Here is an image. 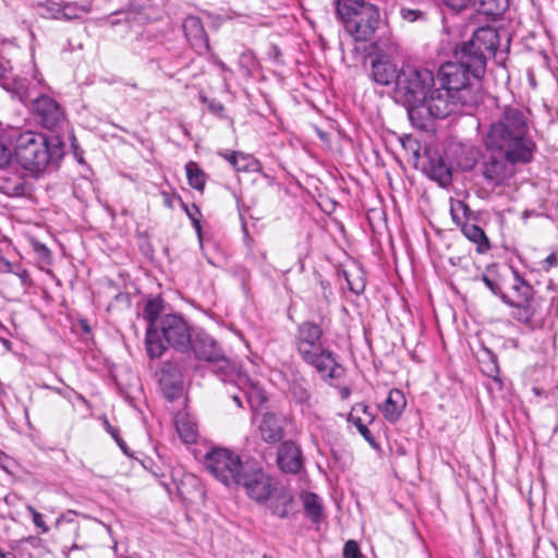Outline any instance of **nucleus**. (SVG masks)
<instances>
[{
  "label": "nucleus",
  "mask_w": 558,
  "mask_h": 558,
  "mask_svg": "<svg viewBox=\"0 0 558 558\" xmlns=\"http://www.w3.org/2000/svg\"><path fill=\"white\" fill-rule=\"evenodd\" d=\"M405 405L407 400L403 392L399 389H391L380 410L387 421L395 423L401 416Z\"/></svg>",
  "instance_id": "22"
},
{
  "label": "nucleus",
  "mask_w": 558,
  "mask_h": 558,
  "mask_svg": "<svg viewBox=\"0 0 558 558\" xmlns=\"http://www.w3.org/2000/svg\"><path fill=\"white\" fill-rule=\"evenodd\" d=\"M0 558H17L15 556V554L11 553V551H2L0 554Z\"/></svg>",
  "instance_id": "55"
},
{
  "label": "nucleus",
  "mask_w": 558,
  "mask_h": 558,
  "mask_svg": "<svg viewBox=\"0 0 558 558\" xmlns=\"http://www.w3.org/2000/svg\"><path fill=\"white\" fill-rule=\"evenodd\" d=\"M159 383L167 399H177L183 390V375L178 365L165 362L160 368Z\"/></svg>",
  "instance_id": "19"
},
{
  "label": "nucleus",
  "mask_w": 558,
  "mask_h": 558,
  "mask_svg": "<svg viewBox=\"0 0 558 558\" xmlns=\"http://www.w3.org/2000/svg\"><path fill=\"white\" fill-rule=\"evenodd\" d=\"M324 330L311 320L302 322L295 333V348L301 359L313 366L326 380L338 379L343 367L337 362L333 352L323 344Z\"/></svg>",
  "instance_id": "2"
},
{
  "label": "nucleus",
  "mask_w": 558,
  "mask_h": 558,
  "mask_svg": "<svg viewBox=\"0 0 558 558\" xmlns=\"http://www.w3.org/2000/svg\"><path fill=\"white\" fill-rule=\"evenodd\" d=\"M2 86L23 104L29 100L33 101L36 96H39L35 93L36 84L24 77L7 80Z\"/></svg>",
  "instance_id": "23"
},
{
  "label": "nucleus",
  "mask_w": 558,
  "mask_h": 558,
  "mask_svg": "<svg viewBox=\"0 0 558 558\" xmlns=\"http://www.w3.org/2000/svg\"><path fill=\"white\" fill-rule=\"evenodd\" d=\"M499 47V35L496 28L484 26L477 28L471 39L458 49L466 60L473 62L476 73H485L487 59L494 57Z\"/></svg>",
  "instance_id": "6"
},
{
  "label": "nucleus",
  "mask_w": 558,
  "mask_h": 558,
  "mask_svg": "<svg viewBox=\"0 0 558 558\" xmlns=\"http://www.w3.org/2000/svg\"><path fill=\"white\" fill-rule=\"evenodd\" d=\"M236 377H238V380H239L240 383H242V381H245V380H246V377H245V376H242V375H240V374H238V375H236Z\"/></svg>",
  "instance_id": "58"
},
{
  "label": "nucleus",
  "mask_w": 558,
  "mask_h": 558,
  "mask_svg": "<svg viewBox=\"0 0 558 558\" xmlns=\"http://www.w3.org/2000/svg\"><path fill=\"white\" fill-rule=\"evenodd\" d=\"M58 5H59V8L57 10L58 15L63 16L65 20L80 19L83 15L89 13L92 10L90 1H84L82 3L61 2Z\"/></svg>",
  "instance_id": "29"
},
{
  "label": "nucleus",
  "mask_w": 558,
  "mask_h": 558,
  "mask_svg": "<svg viewBox=\"0 0 558 558\" xmlns=\"http://www.w3.org/2000/svg\"><path fill=\"white\" fill-rule=\"evenodd\" d=\"M399 54V47L391 44L387 51L378 50L371 58V77L372 80L383 86L397 83L399 70L395 63V57Z\"/></svg>",
  "instance_id": "11"
},
{
  "label": "nucleus",
  "mask_w": 558,
  "mask_h": 558,
  "mask_svg": "<svg viewBox=\"0 0 558 558\" xmlns=\"http://www.w3.org/2000/svg\"><path fill=\"white\" fill-rule=\"evenodd\" d=\"M340 4L351 13H365L366 7H374L373 4L365 3L364 0H341Z\"/></svg>",
  "instance_id": "38"
},
{
  "label": "nucleus",
  "mask_w": 558,
  "mask_h": 558,
  "mask_svg": "<svg viewBox=\"0 0 558 558\" xmlns=\"http://www.w3.org/2000/svg\"><path fill=\"white\" fill-rule=\"evenodd\" d=\"M182 27L187 41L198 54L209 51L208 37L199 17L194 15L187 16Z\"/></svg>",
  "instance_id": "20"
},
{
  "label": "nucleus",
  "mask_w": 558,
  "mask_h": 558,
  "mask_svg": "<svg viewBox=\"0 0 558 558\" xmlns=\"http://www.w3.org/2000/svg\"><path fill=\"white\" fill-rule=\"evenodd\" d=\"M34 250L40 258H43V259L50 258L51 252L45 244L36 242V243H34Z\"/></svg>",
  "instance_id": "47"
},
{
  "label": "nucleus",
  "mask_w": 558,
  "mask_h": 558,
  "mask_svg": "<svg viewBox=\"0 0 558 558\" xmlns=\"http://www.w3.org/2000/svg\"><path fill=\"white\" fill-rule=\"evenodd\" d=\"M444 3L454 10V11H461L468 7L469 3H471V0H442Z\"/></svg>",
  "instance_id": "45"
},
{
  "label": "nucleus",
  "mask_w": 558,
  "mask_h": 558,
  "mask_svg": "<svg viewBox=\"0 0 558 558\" xmlns=\"http://www.w3.org/2000/svg\"><path fill=\"white\" fill-rule=\"evenodd\" d=\"M402 16L409 21H415L417 16V12L412 10H402Z\"/></svg>",
  "instance_id": "52"
},
{
  "label": "nucleus",
  "mask_w": 558,
  "mask_h": 558,
  "mask_svg": "<svg viewBox=\"0 0 558 558\" xmlns=\"http://www.w3.org/2000/svg\"><path fill=\"white\" fill-rule=\"evenodd\" d=\"M499 371H498V366L494 363L489 369L487 371V375L492 378H496L497 375H498Z\"/></svg>",
  "instance_id": "53"
},
{
  "label": "nucleus",
  "mask_w": 558,
  "mask_h": 558,
  "mask_svg": "<svg viewBox=\"0 0 558 558\" xmlns=\"http://www.w3.org/2000/svg\"><path fill=\"white\" fill-rule=\"evenodd\" d=\"M206 470L226 486L236 483L244 465L241 458L234 451L227 448H213L204 459Z\"/></svg>",
  "instance_id": "7"
},
{
  "label": "nucleus",
  "mask_w": 558,
  "mask_h": 558,
  "mask_svg": "<svg viewBox=\"0 0 558 558\" xmlns=\"http://www.w3.org/2000/svg\"><path fill=\"white\" fill-rule=\"evenodd\" d=\"M162 311L161 301L158 299L149 300L144 307L143 316L148 322L146 329V351L150 359H157L165 352V343L159 337L158 325L159 315Z\"/></svg>",
  "instance_id": "13"
},
{
  "label": "nucleus",
  "mask_w": 558,
  "mask_h": 558,
  "mask_svg": "<svg viewBox=\"0 0 558 558\" xmlns=\"http://www.w3.org/2000/svg\"><path fill=\"white\" fill-rule=\"evenodd\" d=\"M450 215L453 222L462 227L463 223H469V217L471 215V209L469 206L462 201H451L450 203Z\"/></svg>",
  "instance_id": "35"
},
{
  "label": "nucleus",
  "mask_w": 558,
  "mask_h": 558,
  "mask_svg": "<svg viewBox=\"0 0 558 558\" xmlns=\"http://www.w3.org/2000/svg\"><path fill=\"white\" fill-rule=\"evenodd\" d=\"M43 387L46 388V389H51V390L56 391L59 395H63L62 390L60 388H54V387H51L49 385H44Z\"/></svg>",
  "instance_id": "56"
},
{
  "label": "nucleus",
  "mask_w": 558,
  "mask_h": 558,
  "mask_svg": "<svg viewBox=\"0 0 558 558\" xmlns=\"http://www.w3.org/2000/svg\"><path fill=\"white\" fill-rule=\"evenodd\" d=\"M501 301L513 307L512 317L522 323V324H531L532 319L536 313V306L534 301H514L510 299L507 294H501Z\"/></svg>",
  "instance_id": "25"
},
{
  "label": "nucleus",
  "mask_w": 558,
  "mask_h": 558,
  "mask_svg": "<svg viewBox=\"0 0 558 558\" xmlns=\"http://www.w3.org/2000/svg\"><path fill=\"white\" fill-rule=\"evenodd\" d=\"M343 556L344 558H364L360 550L359 544L352 539L344 544Z\"/></svg>",
  "instance_id": "40"
},
{
  "label": "nucleus",
  "mask_w": 558,
  "mask_h": 558,
  "mask_svg": "<svg viewBox=\"0 0 558 558\" xmlns=\"http://www.w3.org/2000/svg\"><path fill=\"white\" fill-rule=\"evenodd\" d=\"M558 265V256L556 253L549 254L543 262V268L549 270Z\"/></svg>",
  "instance_id": "48"
},
{
  "label": "nucleus",
  "mask_w": 558,
  "mask_h": 558,
  "mask_svg": "<svg viewBox=\"0 0 558 558\" xmlns=\"http://www.w3.org/2000/svg\"><path fill=\"white\" fill-rule=\"evenodd\" d=\"M105 426H106V429L111 434V436L114 438V440L118 442V445L120 446V448L126 452V449H125V444L124 441L120 438L119 436V433L118 430L112 427L108 421H105Z\"/></svg>",
  "instance_id": "46"
},
{
  "label": "nucleus",
  "mask_w": 558,
  "mask_h": 558,
  "mask_svg": "<svg viewBox=\"0 0 558 558\" xmlns=\"http://www.w3.org/2000/svg\"><path fill=\"white\" fill-rule=\"evenodd\" d=\"M276 461L283 473L296 474L303 466L300 446L292 440L282 441L277 449Z\"/></svg>",
  "instance_id": "18"
},
{
  "label": "nucleus",
  "mask_w": 558,
  "mask_h": 558,
  "mask_svg": "<svg viewBox=\"0 0 558 558\" xmlns=\"http://www.w3.org/2000/svg\"><path fill=\"white\" fill-rule=\"evenodd\" d=\"M159 337L167 345L172 347L180 352H189L192 341L193 328L184 320L183 317L175 314H168L160 318L158 325Z\"/></svg>",
  "instance_id": "9"
},
{
  "label": "nucleus",
  "mask_w": 558,
  "mask_h": 558,
  "mask_svg": "<svg viewBox=\"0 0 558 558\" xmlns=\"http://www.w3.org/2000/svg\"><path fill=\"white\" fill-rule=\"evenodd\" d=\"M424 171L441 186H447L451 182V171L439 156H429L428 161L424 165Z\"/></svg>",
  "instance_id": "24"
},
{
  "label": "nucleus",
  "mask_w": 558,
  "mask_h": 558,
  "mask_svg": "<svg viewBox=\"0 0 558 558\" xmlns=\"http://www.w3.org/2000/svg\"><path fill=\"white\" fill-rule=\"evenodd\" d=\"M471 4L478 13L497 17L508 8V0H471Z\"/></svg>",
  "instance_id": "28"
},
{
  "label": "nucleus",
  "mask_w": 558,
  "mask_h": 558,
  "mask_svg": "<svg viewBox=\"0 0 558 558\" xmlns=\"http://www.w3.org/2000/svg\"><path fill=\"white\" fill-rule=\"evenodd\" d=\"M5 72H7L5 65L0 62V78L3 77Z\"/></svg>",
  "instance_id": "57"
},
{
  "label": "nucleus",
  "mask_w": 558,
  "mask_h": 558,
  "mask_svg": "<svg viewBox=\"0 0 558 558\" xmlns=\"http://www.w3.org/2000/svg\"><path fill=\"white\" fill-rule=\"evenodd\" d=\"M258 435L263 441L272 445L282 440L287 421L283 415L266 411L254 418Z\"/></svg>",
  "instance_id": "17"
},
{
  "label": "nucleus",
  "mask_w": 558,
  "mask_h": 558,
  "mask_svg": "<svg viewBox=\"0 0 558 558\" xmlns=\"http://www.w3.org/2000/svg\"><path fill=\"white\" fill-rule=\"evenodd\" d=\"M468 107H472L471 97L468 92L458 96L441 86V88L429 89L425 99L422 100L418 110L425 109L430 117L445 119Z\"/></svg>",
  "instance_id": "8"
},
{
  "label": "nucleus",
  "mask_w": 558,
  "mask_h": 558,
  "mask_svg": "<svg viewBox=\"0 0 558 558\" xmlns=\"http://www.w3.org/2000/svg\"><path fill=\"white\" fill-rule=\"evenodd\" d=\"M482 281L485 283V286L495 294L501 298V294H504L500 290V287L498 283L489 278L487 275H482Z\"/></svg>",
  "instance_id": "43"
},
{
  "label": "nucleus",
  "mask_w": 558,
  "mask_h": 558,
  "mask_svg": "<svg viewBox=\"0 0 558 558\" xmlns=\"http://www.w3.org/2000/svg\"><path fill=\"white\" fill-rule=\"evenodd\" d=\"M353 16L345 21V31L356 41L371 39L379 23V12L376 7H366V12L352 13Z\"/></svg>",
  "instance_id": "16"
},
{
  "label": "nucleus",
  "mask_w": 558,
  "mask_h": 558,
  "mask_svg": "<svg viewBox=\"0 0 558 558\" xmlns=\"http://www.w3.org/2000/svg\"><path fill=\"white\" fill-rule=\"evenodd\" d=\"M303 505L306 515L314 522L317 523L322 520L323 508L320 499L316 494L307 493L303 496Z\"/></svg>",
  "instance_id": "33"
},
{
  "label": "nucleus",
  "mask_w": 558,
  "mask_h": 558,
  "mask_svg": "<svg viewBox=\"0 0 558 558\" xmlns=\"http://www.w3.org/2000/svg\"><path fill=\"white\" fill-rule=\"evenodd\" d=\"M14 275L21 280V283L27 288L33 284V280L29 276V272L27 269L23 268L22 266H17Z\"/></svg>",
  "instance_id": "42"
},
{
  "label": "nucleus",
  "mask_w": 558,
  "mask_h": 558,
  "mask_svg": "<svg viewBox=\"0 0 558 558\" xmlns=\"http://www.w3.org/2000/svg\"><path fill=\"white\" fill-rule=\"evenodd\" d=\"M14 155L25 170L39 173L49 166L58 165L64 155V147L58 136L46 137L27 131L16 138Z\"/></svg>",
  "instance_id": "3"
},
{
  "label": "nucleus",
  "mask_w": 558,
  "mask_h": 558,
  "mask_svg": "<svg viewBox=\"0 0 558 558\" xmlns=\"http://www.w3.org/2000/svg\"><path fill=\"white\" fill-rule=\"evenodd\" d=\"M219 156L227 159L236 171L247 170V156L239 151H232L231 154L219 151Z\"/></svg>",
  "instance_id": "36"
},
{
  "label": "nucleus",
  "mask_w": 558,
  "mask_h": 558,
  "mask_svg": "<svg viewBox=\"0 0 558 558\" xmlns=\"http://www.w3.org/2000/svg\"><path fill=\"white\" fill-rule=\"evenodd\" d=\"M78 399H80V401H82V402H84V403H86V402H87V401H86V399H85L82 395H78Z\"/></svg>",
  "instance_id": "59"
},
{
  "label": "nucleus",
  "mask_w": 558,
  "mask_h": 558,
  "mask_svg": "<svg viewBox=\"0 0 558 558\" xmlns=\"http://www.w3.org/2000/svg\"><path fill=\"white\" fill-rule=\"evenodd\" d=\"M434 73L426 69L411 64H404L399 70L395 85L396 100L408 107L410 117L418 111L422 100L434 86Z\"/></svg>",
  "instance_id": "4"
},
{
  "label": "nucleus",
  "mask_w": 558,
  "mask_h": 558,
  "mask_svg": "<svg viewBox=\"0 0 558 558\" xmlns=\"http://www.w3.org/2000/svg\"><path fill=\"white\" fill-rule=\"evenodd\" d=\"M290 392L294 401L303 407L304 409H311L313 407V399L310 391V387L303 379H295L290 386Z\"/></svg>",
  "instance_id": "30"
},
{
  "label": "nucleus",
  "mask_w": 558,
  "mask_h": 558,
  "mask_svg": "<svg viewBox=\"0 0 558 558\" xmlns=\"http://www.w3.org/2000/svg\"><path fill=\"white\" fill-rule=\"evenodd\" d=\"M350 422H352V424L356 427L359 433L373 448H377L376 439L374 438L371 430L367 428V426L362 422L360 417L351 416Z\"/></svg>",
  "instance_id": "37"
},
{
  "label": "nucleus",
  "mask_w": 558,
  "mask_h": 558,
  "mask_svg": "<svg viewBox=\"0 0 558 558\" xmlns=\"http://www.w3.org/2000/svg\"><path fill=\"white\" fill-rule=\"evenodd\" d=\"M26 510L28 511V513L32 515V519H33V523L35 524V526L37 529L40 530L41 533H47L48 532V526L46 525L45 521H44V517L41 513H39L33 506L28 505L26 506Z\"/></svg>",
  "instance_id": "39"
},
{
  "label": "nucleus",
  "mask_w": 558,
  "mask_h": 558,
  "mask_svg": "<svg viewBox=\"0 0 558 558\" xmlns=\"http://www.w3.org/2000/svg\"><path fill=\"white\" fill-rule=\"evenodd\" d=\"M11 161V150L4 144L0 143V168H4Z\"/></svg>",
  "instance_id": "44"
},
{
  "label": "nucleus",
  "mask_w": 558,
  "mask_h": 558,
  "mask_svg": "<svg viewBox=\"0 0 558 558\" xmlns=\"http://www.w3.org/2000/svg\"><path fill=\"white\" fill-rule=\"evenodd\" d=\"M184 209L189 216V218L192 220L193 227L195 228L197 234L201 236V211L196 205H192L191 208H189L186 205H184Z\"/></svg>",
  "instance_id": "41"
},
{
  "label": "nucleus",
  "mask_w": 558,
  "mask_h": 558,
  "mask_svg": "<svg viewBox=\"0 0 558 558\" xmlns=\"http://www.w3.org/2000/svg\"><path fill=\"white\" fill-rule=\"evenodd\" d=\"M175 428L180 436V438L185 444H193L197 439V426L194 422L190 421L186 417H177L175 418Z\"/></svg>",
  "instance_id": "31"
},
{
  "label": "nucleus",
  "mask_w": 558,
  "mask_h": 558,
  "mask_svg": "<svg viewBox=\"0 0 558 558\" xmlns=\"http://www.w3.org/2000/svg\"><path fill=\"white\" fill-rule=\"evenodd\" d=\"M19 265H13L11 262L4 259L1 262V271L14 274Z\"/></svg>",
  "instance_id": "49"
},
{
  "label": "nucleus",
  "mask_w": 558,
  "mask_h": 558,
  "mask_svg": "<svg viewBox=\"0 0 558 558\" xmlns=\"http://www.w3.org/2000/svg\"><path fill=\"white\" fill-rule=\"evenodd\" d=\"M492 156L483 165V177L492 186L502 184L513 174V165L519 161L511 160L507 157L505 149H490Z\"/></svg>",
  "instance_id": "15"
},
{
  "label": "nucleus",
  "mask_w": 558,
  "mask_h": 558,
  "mask_svg": "<svg viewBox=\"0 0 558 558\" xmlns=\"http://www.w3.org/2000/svg\"><path fill=\"white\" fill-rule=\"evenodd\" d=\"M33 112L39 124L48 130H58L65 123V113L60 104L47 95L33 99Z\"/></svg>",
  "instance_id": "14"
},
{
  "label": "nucleus",
  "mask_w": 558,
  "mask_h": 558,
  "mask_svg": "<svg viewBox=\"0 0 558 558\" xmlns=\"http://www.w3.org/2000/svg\"><path fill=\"white\" fill-rule=\"evenodd\" d=\"M3 550L0 548V554L2 553Z\"/></svg>",
  "instance_id": "60"
},
{
  "label": "nucleus",
  "mask_w": 558,
  "mask_h": 558,
  "mask_svg": "<svg viewBox=\"0 0 558 558\" xmlns=\"http://www.w3.org/2000/svg\"><path fill=\"white\" fill-rule=\"evenodd\" d=\"M24 192V184L20 183L17 185H14L12 189L9 186L7 187V193L13 194V195H20Z\"/></svg>",
  "instance_id": "51"
},
{
  "label": "nucleus",
  "mask_w": 558,
  "mask_h": 558,
  "mask_svg": "<svg viewBox=\"0 0 558 558\" xmlns=\"http://www.w3.org/2000/svg\"><path fill=\"white\" fill-rule=\"evenodd\" d=\"M232 400L235 402L238 408H242V400L238 393L232 395Z\"/></svg>",
  "instance_id": "54"
},
{
  "label": "nucleus",
  "mask_w": 558,
  "mask_h": 558,
  "mask_svg": "<svg viewBox=\"0 0 558 558\" xmlns=\"http://www.w3.org/2000/svg\"><path fill=\"white\" fill-rule=\"evenodd\" d=\"M189 184L198 191H203L206 183V174L194 161H190L185 166Z\"/></svg>",
  "instance_id": "34"
},
{
  "label": "nucleus",
  "mask_w": 558,
  "mask_h": 558,
  "mask_svg": "<svg viewBox=\"0 0 558 558\" xmlns=\"http://www.w3.org/2000/svg\"><path fill=\"white\" fill-rule=\"evenodd\" d=\"M527 117L518 106H506L486 136L487 149H505L507 157L523 163L532 160L535 144L530 136Z\"/></svg>",
  "instance_id": "1"
},
{
  "label": "nucleus",
  "mask_w": 558,
  "mask_h": 558,
  "mask_svg": "<svg viewBox=\"0 0 558 558\" xmlns=\"http://www.w3.org/2000/svg\"><path fill=\"white\" fill-rule=\"evenodd\" d=\"M512 290L517 294L515 301H534L533 287L517 270H513Z\"/></svg>",
  "instance_id": "32"
},
{
  "label": "nucleus",
  "mask_w": 558,
  "mask_h": 558,
  "mask_svg": "<svg viewBox=\"0 0 558 558\" xmlns=\"http://www.w3.org/2000/svg\"><path fill=\"white\" fill-rule=\"evenodd\" d=\"M268 501V509L271 514L280 519H288L294 512V498L292 494L284 488H275L270 494Z\"/></svg>",
  "instance_id": "21"
},
{
  "label": "nucleus",
  "mask_w": 558,
  "mask_h": 558,
  "mask_svg": "<svg viewBox=\"0 0 558 558\" xmlns=\"http://www.w3.org/2000/svg\"><path fill=\"white\" fill-rule=\"evenodd\" d=\"M208 109L215 114H221L225 110L223 106L216 101H210L208 104Z\"/></svg>",
  "instance_id": "50"
},
{
  "label": "nucleus",
  "mask_w": 558,
  "mask_h": 558,
  "mask_svg": "<svg viewBox=\"0 0 558 558\" xmlns=\"http://www.w3.org/2000/svg\"><path fill=\"white\" fill-rule=\"evenodd\" d=\"M191 350L196 359L216 363L217 368L226 375V377H222L223 381L232 379V366L225 359L217 341L210 335L204 330L194 329L192 332Z\"/></svg>",
  "instance_id": "10"
},
{
  "label": "nucleus",
  "mask_w": 558,
  "mask_h": 558,
  "mask_svg": "<svg viewBox=\"0 0 558 558\" xmlns=\"http://www.w3.org/2000/svg\"><path fill=\"white\" fill-rule=\"evenodd\" d=\"M459 50L454 52V60L444 63L437 73V78L446 89L461 96L468 92L471 97V105L478 100L477 92L473 87V81L478 82L484 73L474 71L473 62L466 60Z\"/></svg>",
  "instance_id": "5"
},
{
  "label": "nucleus",
  "mask_w": 558,
  "mask_h": 558,
  "mask_svg": "<svg viewBox=\"0 0 558 558\" xmlns=\"http://www.w3.org/2000/svg\"><path fill=\"white\" fill-rule=\"evenodd\" d=\"M235 484L243 486L247 496L258 504L266 502L275 489L271 477L257 466H245Z\"/></svg>",
  "instance_id": "12"
},
{
  "label": "nucleus",
  "mask_w": 558,
  "mask_h": 558,
  "mask_svg": "<svg viewBox=\"0 0 558 558\" xmlns=\"http://www.w3.org/2000/svg\"><path fill=\"white\" fill-rule=\"evenodd\" d=\"M461 231L468 240L476 244V252L478 254H485L489 251L490 243L482 228L469 222L462 225Z\"/></svg>",
  "instance_id": "26"
},
{
  "label": "nucleus",
  "mask_w": 558,
  "mask_h": 558,
  "mask_svg": "<svg viewBox=\"0 0 558 558\" xmlns=\"http://www.w3.org/2000/svg\"><path fill=\"white\" fill-rule=\"evenodd\" d=\"M58 530L60 538L63 542V546L69 549H77L84 547L78 545L76 539L78 536V523L74 520H64L58 522Z\"/></svg>",
  "instance_id": "27"
}]
</instances>
